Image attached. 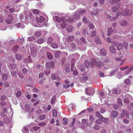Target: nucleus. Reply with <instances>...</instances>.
<instances>
[{"label": "nucleus", "mask_w": 133, "mask_h": 133, "mask_svg": "<svg viewBox=\"0 0 133 133\" xmlns=\"http://www.w3.org/2000/svg\"><path fill=\"white\" fill-rule=\"evenodd\" d=\"M53 19L54 21H55L58 23H62L61 24V25L63 28H65L67 25L66 22H72L74 21V20L72 19H70L67 20H66L64 18H62L60 19L57 16H54Z\"/></svg>", "instance_id": "1"}, {"label": "nucleus", "mask_w": 133, "mask_h": 133, "mask_svg": "<svg viewBox=\"0 0 133 133\" xmlns=\"http://www.w3.org/2000/svg\"><path fill=\"white\" fill-rule=\"evenodd\" d=\"M37 46L35 44L31 43L30 44V49L32 55H35L36 54L37 52L36 48Z\"/></svg>", "instance_id": "2"}, {"label": "nucleus", "mask_w": 133, "mask_h": 133, "mask_svg": "<svg viewBox=\"0 0 133 133\" xmlns=\"http://www.w3.org/2000/svg\"><path fill=\"white\" fill-rule=\"evenodd\" d=\"M92 61L94 64L96 65L98 67H99V65L103 66L104 65L103 62L100 61H97L95 59L93 58L92 59Z\"/></svg>", "instance_id": "3"}, {"label": "nucleus", "mask_w": 133, "mask_h": 133, "mask_svg": "<svg viewBox=\"0 0 133 133\" xmlns=\"http://www.w3.org/2000/svg\"><path fill=\"white\" fill-rule=\"evenodd\" d=\"M14 19V17L12 14H10L8 15L6 18L5 21L8 24H11Z\"/></svg>", "instance_id": "4"}, {"label": "nucleus", "mask_w": 133, "mask_h": 133, "mask_svg": "<svg viewBox=\"0 0 133 133\" xmlns=\"http://www.w3.org/2000/svg\"><path fill=\"white\" fill-rule=\"evenodd\" d=\"M86 94L89 95H91L94 94V90L92 88H86L85 90Z\"/></svg>", "instance_id": "5"}, {"label": "nucleus", "mask_w": 133, "mask_h": 133, "mask_svg": "<svg viewBox=\"0 0 133 133\" xmlns=\"http://www.w3.org/2000/svg\"><path fill=\"white\" fill-rule=\"evenodd\" d=\"M25 109L28 110V111H29V114L30 115H31V112L33 111L34 110V109L32 108L31 109V106L29 104H26L25 105Z\"/></svg>", "instance_id": "6"}, {"label": "nucleus", "mask_w": 133, "mask_h": 133, "mask_svg": "<svg viewBox=\"0 0 133 133\" xmlns=\"http://www.w3.org/2000/svg\"><path fill=\"white\" fill-rule=\"evenodd\" d=\"M85 64L87 68H88L89 66H90L91 67H94L93 62H90L88 61H86L85 62Z\"/></svg>", "instance_id": "7"}, {"label": "nucleus", "mask_w": 133, "mask_h": 133, "mask_svg": "<svg viewBox=\"0 0 133 133\" xmlns=\"http://www.w3.org/2000/svg\"><path fill=\"white\" fill-rule=\"evenodd\" d=\"M45 18L43 16H41L39 18H37L36 20L39 23H42L45 20Z\"/></svg>", "instance_id": "8"}, {"label": "nucleus", "mask_w": 133, "mask_h": 133, "mask_svg": "<svg viewBox=\"0 0 133 133\" xmlns=\"http://www.w3.org/2000/svg\"><path fill=\"white\" fill-rule=\"evenodd\" d=\"M63 85V87L65 88H67L69 87L70 85L69 84V82L68 80H66L65 81Z\"/></svg>", "instance_id": "9"}, {"label": "nucleus", "mask_w": 133, "mask_h": 133, "mask_svg": "<svg viewBox=\"0 0 133 133\" xmlns=\"http://www.w3.org/2000/svg\"><path fill=\"white\" fill-rule=\"evenodd\" d=\"M73 14V17L75 19H79L80 17V15L78 13L75 12Z\"/></svg>", "instance_id": "10"}, {"label": "nucleus", "mask_w": 133, "mask_h": 133, "mask_svg": "<svg viewBox=\"0 0 133 133\" xmlns=\"http://www.w3.org/2000/svg\"><path fill=\"white\" fill-rule=\"evenodd\" d=\"M113 92L117 94H119L120 93V89L119 88H115L113 90Z\"/></svg>", "instance_id": "11"}, {"label": "nucleus", "mask_w": 133, "mask_h": 133, "mask_svg": "<svg viewBox=\"0 0 133 133\" xmlns=\"http://www.w3.org/2000/svg\"><path fill=\"white\" fill-rule=\"evenodd\" d=\"M75 107V104H71L68 106V109L70 110H72L73 108Z\"/></svg>", "instance_id": "12"}, {"label": "nucleus", "mask_w": 133, "mask_h": 133, "mask_svg": "<svg viewBox=\"0 0 133 133\" xmlns=\"http://www.w3.org/2000/svg\"><path fill=\"white\" fill-rule=\"evenodd\" d=\"M133 67L132 66H130L128 69L125 72V74L127 75L129 74L132 70Z\"/></svg>", "instance_id": "13"}, {"label": "nucleus", "mask_w": 133, "mask_h": 133, "mask_svg": "<svg viewBox=\"0 0 133 133\" xmlns=\"http://www.w3.org/2000/svg\"><path fill=\"white\" fill-rule=\"evenodd\" d=\"M74 39V37L73 36H70L68 37L67 40L69 42H71L73 41Z\"/></svg>", "instance_id": "14"}, {"label": "nucleus", "mask_w": 133, "mask_h": 133, "mask_svg": "<svg viewBox=\"0 0 133 133\" xmlns=\"http://www.w3.org/2000/svg\"><path fill=\"white\" fill-rule=\"evenodd\" d=\"M61 51H58L56 52L54 54V55L55 57L57 58H58L60 54L61 53Z\"/></svg>", "instance_id": "15"}, {"label": "nucleus", "mask_w": 133, "mask_h": 133, "mask_svg": "<svg viewBox=\"0 0 133 133\" xmlns=\"http://www.w3.org/2000/svg\"><path fill=\"white\" fill-rule=\"evenodd\" d=\"M8 77V75L7 74H4L2 75V79L3 80H6Z\"/></svg>", "instance_id": "16"}, {"label": "nucleus", "mask_w": 133, "mask_h": 133, "mask_svg": "<svg viewBox=\"0 0 133 133\" xmlns=\"http://www.w3.org/2000/svg\"><path fill=\"white\" fill-rule=\"evenodd\" d=\"M118 112L116 111H114L111 113V116L112 117H115L118 115Z\"/></svg>", "instance_id": "17"}, {"label": "nucleus", "mask_w": 133, "mask_h": 133, "mask_svg": "<svg viewBox=\"0 0 133 133\" xmlns=\"http://www.w3.org/2000/svg\"><path fill=\"white\" fill-rule=\"evenodd\" d=\"M120 7V5H119L118 7H116L115 6H113L112 8V10L114 12H116L118 10V9Z\"/></svg>", "instance_id": "18"}, {"label": "nucleus", "mask_w": 133, "mask_h": 133, "mask_svg": "<svg viewBox=\"0 0 133 133\" xmlns=\"http://www.w3.org/2000/svg\"><path fill=\"white\" fill-rule=\"evenodd\" d=\"M22 131L24 133H28L29 132L28 129L26 127H24V129L22 130Z\"/></svg>", "instance_id": "19"}, {"label": "nucleus", "mask_w": 133, "mask_h": 133, "mask_svg": "<svg viewBox=\"0 0 133 133\" xmlns=\"http://www.w3.org/2000/svg\"><path fill=\"white\" fill-rule=\"evenodd\" d=\"M110 52L113 53H114L115 52V48L112 46H111L110 48Z\"/></svg>", "instance_id": "20"}, {"label": "nucleus", "mask_w": 133, "mask_h": 133, "mask_svg": "<svg viewBox=\"0 0 133 133\" xmlns=\"http://www.w3.org/2000/svg\"><path fill=\"white\" fill-rule=\"evenodd\" d=\"M15 57L16 59L18 61L20 60L21 59V56L18 54H16Z\"/></svg>", "instance_id": "21"}, {"label": "nucleus", "mask_w": 133, "mask_h": 133, "mask_svg": "<svg viewBox=\"0 0 133 133\" xmlns=\"http://www.w3.org/2000/svg\"><path fill=\"white\" fill-rule=\"evenodd\" d=\"M66 29L68 32H71L72 30V27L71 26H67L66 28Z\"/></svg>", "instance_id": "22"}, {"label": "nucleus", "mask_w": 133, "mask_h": 133, "mask_svg": "<svg viewBox=\"0 0 133 133\" xmlns=\"http://www.w3.org/2000/svg\"><path fill=\"white\" fill-rule=\"evenodd\" d=\"M113 32L112 29L111 28H110L108 29V35L110 36L111 35Z\"/></svg>", "instance_id": "23"}, {"label": "nucleus", "mask_w": 133, "mask_h": 133, "mask_svg": "<svg viewBox=\"0 0 133 133\" xmlns=\"http://www.w3.org/2000/svg\"><path fill=\"white\" fill-rule=\"evenodd\" d=\"M10 66L11 69L12 70L15 69L17 67L16 65L14 64H11Z\"/></svg>", "instance_id": "24"}, {"label": "nucleus", "mask_w": 133, "mask_h": 133, "mask_svg": "<svg viewBox=\"0 0 133 133\" xmlns=\"http://www.w3.org/2000/svg\"><path fill=\"white\" fill-rule=\"evenodd\" d=\"M100 52L101 54L105 56L106 55V52L104 49H101L100 50Z\"/></svg>", "instance_id": "25"}, {"label": "nucleus", "mask_w": 133, "mask_h": 133, "mask_svg": "<svg viewBox=\"0 0 133 133\" xmlns=\"http://www.w3.org/2000/svg\"><path fill=\"white\" fill-rule=\"evenodd\" d=\"M46 66L47 69H49L51 67V63L50 62L46 63Z\"/></svg>", "instance_id": "26"}, {"label": "nucleus", "mask_w": 133, "mask_h": 133, "mask_svg": "<svg viewBox=\"0 0 133 133\" xmlns=\"http://www.w3.org/2000/svg\"><path fill=\"white\" fill-rule=\"evenodd\" d=\"M120 0H112L110 1V2L111 4H114L115 3L119 1Z\"/></svg>", "instance_id": "27"}, {"label": "nucleus", "mask_w": 133, "mask_h": 133, "mask_svg": "<svg viewBox=\"0 0 133 133\" xmlns=\"http://www.w3.org/2000/svg\"><path fill=\"white\" fill-rule=\"evenodd\" d=\"M51 46L54 48H58L57 44L55 43H54L51 44Z\"/></svg>", "instance_id": "28"}, {"label": "nucleus", "mask_w": 133, "mask_h": 133, "mask_svg": "<svg viewBox=\"0 0 133 133\" xmlns=\"http://www.w3.org/2000/svg\"><path fill=\"white\" fill-rule=\"evenodd\" d=\"M52 115L54 117H56L57 116V111L55 109H54L53 110Z\"/></svg>", "instance_id": "29"}, {"label": "nucleus", "mask_w": 133, "mask_h": 133, "mask_svg": "<svg viewBox=\"0 0 133 133\" xmlns=\"http://www.w3.org/2000/svg\"><path fill=\"white\" fill-rule=\"evenodd\" d=\"M127 24V22L126 20H123L121 22V24L122 25L125 26Z\"/></svg>", "instance_id": "30"}, {"label": "nucleus", "mask_w": 133, "mask_h": 133, "mask_svg": "<svg viewBox=\"0 0 133 133\" xmlns=\"http://www.w3.org/2000/svg\"><path fill=\"white\" fill-rule=\"evenodd\" d=\"M18 48V46L16 45L13 48L12 50L14 52H16L17 51Z\"/></svg>", "instance_id": "31"}, {"label": "nucleus", "mask_w": 133, "mask_h": 133, "mask_svg": "<svg viewBox=\"0 0 133 133\" xmlns=\"http://www.w3.org/2000/svg\"><path fill=\"white\" fill-rule=\"evenodd\" d=\"M56 97L55 96H54L52 98L51 102V104H53L55 102L56 100Z\"/></svg>", "instance_id": "32"}, {"label": "nucleus", "mask_w": 133, "mask_h": 133, "mask_svg": "<svg viewBox=\"0 0 133 133\" xmlns=\"http://www.w3.org/2000/svg\"><path fill=\"white\" fill-rule=\"evenodd\" d=\"M47 56L48 58L50 59H51L52 58L51 54L49 52H47Z\"/></svg>", "instance_id": "33"}, {"label": "nucleus", "mask_w": 133, "mask_h": 133, "mask_svg": "<svg viewBox=\"0 0 133 133\" xmlns=\"http://www.w3.org/2000/svg\"><path fill=\"white\" fill-rule=\"evenodd\" d=\"M123 47L122 44H119L117 46V49L118 50H119L122 49Z\"/></svg>", "instance_id": "34"}, {"label": "nucleus", "mask_w": 133, "mask_h": 133, "mask_svg": "<svg viewBox=\"0 0 133 133\" xmlns=\"http://www.w3.org/2000/svg\"><path fill=\"white\" fill-rule=\"evenodd\" d=\"M53 38H48L47 40V42L48 43H51L53 41Z\"/></svg>", "instance_id": "35"}, {"label": "nucleus", "mask_w": 133, "mask_h": 133, "mask_svg": "<svg viewBox=\"0 0 133 133\" xmlns=\"http://www.w3.org/2000/svg\"><path fill=\"white\" fill-rule=\"evenodd\" d=\"M124 46L125 49V50L127 49L128 48V44L127 43L125 42L124 43Z\"/></svg>", "instance_id": "36"}, {"label": "nucleus", "mask_w": 133, "mask_h": 133, "mask_svg": "<svg viewBox=\"0 0 133 133\" xmlns=\"http://www.w3.org/2000/svg\"><path fill=\"white\" fill-rule=\"evenodd\" d=\"M70 67L69 65L65 67V71L66 72H68L70 71Z\"/></svg>", "instance_id": "37"}, {"label": "nucleus", "mask_w": 133, "mask_h": 133, "mask_svg": "<svg viewBox=\"0 0 133 133\" xmlns=\"http://www.w3.org/2000/svg\"><path fill=\"white\" fill-rule=\"evenodd\" d=\"M100 119L102 121L105 122H108V119L107 118H104L102 116Z\"/></svg>", "instance_id": "38"}, {"label": "nucleus", "mask_w": 133, "mask_h": 133, "mask_svg": "<svg viewBox=\"0 0 133 133\" xmlns=\"http://www.w3.org/2000/svg\"><path fill=\"white\" fill-rule=\"evenodd\" d=\"M71 46L73 49H75L76 48V44L74 43H72L71 44Z\"/></svg>", "instance_id": "39"}, {"label": "nucleus", "mask_w": 133, "mask_h": 133, "mask_svg": "<svg viewBox=\"0 0 133 133\" xmlns=\"http://www.w3.org/2000/svg\"><path fill=\"white\" fill-rule=\"evenodd\" d=\"M118 70V69H115L113 71H112L110 73V75L111 76H112L113 75L114 73L117 72Z\"/></svg>", "instance_id": "40"}, {"label": "nucleus", "mask_w": 133, "mask_h": 133, "mask_svg": "<svg viewBox=\"0 0 133 133\" xmlns=\"http://www.w3.org/2000/svg\"><path fill=\"white\" fill-rule=\"evenodd\" d=\"M122 100L120 98H119L117 99V102L119 105L120 106L122 105Z\"/></svg>", "instance_id": "41"}, {"label": "nucleus", "mask_w": 133, "mask_h": 133, "mask_svg": "<svg viewBox=\"0 0 133 133\" xmlns=\"http://www.w3.org/2000/svg\"><path fill=\"white\" fill-rule=\"evenodd\" d=\"M44 40L43 39L41 38L38 39L37 41V42L39 44H41L44 42Z\"/></svg>", "instance_id": "42"}, {"label": "nucleus", "mask_w": 133, "mask_h": 133, "mask_svg": "<svg viewBox=\"0 0 133 133\" xmlns=\"http://www.w3.org/2000/svg\"><path fill=\"white\" fill-rule=\"evenodd\" d=\"M85 12V10H81L79 11V13L81 15H83L84 14Z\"/></svg>", "instance_id": "43"}, {"label": "nucleus", "mask_w": 133, "mask_h": 133, "mask_svg": "<svg viewBox=\"0 0 133 133\" xmlns=\"http://www.w3.org/2000/svg\"><path fill=\"white\" fill-rule=\"evenodd\" d=\"M96 116L98 117V118H101L102 117V116L101 115L100 113L99 112H96Z\"/></svg>", "instance_id": "44"}, {"label": "nucleus", "mask_w": 133, "mask_h": 133, "mask_svg": "<svg viewBox=\"0 0 133 133\" xmlns=\"http://www.w3.org/2000/svg\"><path fill=\"white\" fill-rule=\"evenodd\" d=\"M11 74L12 76L14 77H16V72L14 71H11Z\"/></svg>", "instance_id": "45"}, {"label": "nucleus", "mask_w": 133, "mask_h": 133, "mask_svg": "<svg viewBox=\"0 0 133 133\" xmlns=\"http://www.w3.org/2000/svg\"><path fill=\"white\" fill-rule=\"evenodd\" d=\"M45 78H43V79L41 80L39 82V84H43L44 81H45Z\"/></svg>", "instance_id": "46"}, {"label": "nucleus", "mask_w": 133, "mask_h": 133, "mask_svg": "<svg viewBox=\"0 0 133 133\" xmlns=\"http://www.w3.org/2000/svg\"><path fill=\"white\" fill-rule=\"evenodd\" d=\"M21 94V91H18L16 94V96L18 97H20Z\"/></svg>", "instance_id": "47"}, {"label": "nucleus", "mask_w": 133, "mask_h": 133, "mask_svg": "<svg viewBox=\"0 0 133 133\" xmlns=\"http://www.w3.org/2000/svg\"><path fill=\"white\" fill-rule=\"evenodd\" d=\"M129 68V66H127L124 67H121L120 68L121 70L122 71H123L125 70H126L128 69Z\"/></svg>", "instance_id": "48"}, {"label": "nucleus", "mask_w": 133, "mask_h": 133, "mask_svg": "<svg viewBox=\"0 0 133 133\" xmlns=\"http://www.w3.org/2000/svg\"><path fill=\"white\" fill-rule=\"evenodd\" d=\"M35 14H39V11L37 9H35L32 11Z\"/></svg>", "instance_id": "49"}, {"label": "nucleus", "mask_w": 133, "mask_h": 133, "mask_svg": "<svg viewBox=\"0 0 133 133\" xmlns=\"http://www.w3.org/2000/svg\"><path fill=\"white\" fill-rule=\"evenodd\" d=\"M6 98V96L5 95H3L1 97V100L2 101H4L5 100Z\"/></svg>", "instance_id": "50"}, {"label": "nucleus", "mask_w": 133, "mask_h": 133, "mask_svg": "<svg viewBox=\"0 0 133 133\" xmlns=\"http://www.w3.org/2000/svg\"><path fill=\"white\" fill-rule=\"evenodd\" d=\"M63 124H67V119L64 118L63 119Z\"/></svg>", "instance_id": "51"}, {"label": "nucleus", "mask_w": 133, "mask_h": 133, "mask_svg": "<svg viewBox=\"0 0 133 133\" xmlns=\"http://www.w3.org/2000/svg\"><path fill=\"white\" fill-rule=\"evenodd\" d=\"M125 83L127 84H129L130 83V81L129 79H126L125 81Z\"/></svg>", "instance_id": "52"}, {"label": "nucleus", "mask_w": 133, "mask_h": 133, "mask_svg": "<svg viewBox=\"0 0 133 133\" xmlns=\"http://www.w3.org/2000/svg\"><path fill=\"white\" fill-rule=\"evenodd\" d=\"M51 78L54 80H56V77L54 74H52L51 75Z\"/></svg>", "instance_id": "53"}, {"label": "nucleus", "mask_w": 133, "mask_h": 133, "mask_svg": "<svg viewBox=\"0 0 133 133\" xmlns=\"http://www.w3.org/2000/svg\"><path fill=\"white\" fill-rule=\"evenodd\" d=\"M35 36H39L41 35V33L40 32L38 31H36L35 33Z\"/></svg>", "instance_id": "54"}, {"label": "nucleus", "mask_w": 133, "mask_h": 133, "mask_svg": "<svg viewBox=\"0 0 133 133\" xmlns=\"http://www.w3.org/2000/svg\"><path fill=\"white\" fill-rule=\"evenodd\" d=\"M47 71H44L46 75H48L50 72V71L49 69H47Z\"/></svg>", "instance_id": "55"}, {"label": "nucleus", "mask_w": 133, "mask_h": 133, "mask_svg": "<svg viewBox=\"0 0 133 133\" xmlns=\"http://www.w3.org/2000/svg\"><path fill=\"white\" fill-rule=\"evenodd\" d=\"M45 115H43L41 116L39 118L43 120L45 118Z\"/></svg>", "instance_id": "56"}, {"label": "nucleus", "mask_w": 133, "mask_h": 133, "mask_svg": "<svg viewBox=\"0 0 133 133\" xmlns=\"http://www.w3.org/2000/svg\"><path fill=\"white\" fill-rule=\"evenodd\" d=\"M44 75V74L43 73L41 72L39 74V77L40 78H42L43 76Z\"/></svg>", "instance_id": "57"}, {"label": "nucleus", "mask_w": 133, "mask_h": 133, "mask_svg": "<svg viewBox=\"0 0 133 133\" xmlns=\"http://www.w3.org/2000/svg\"><path fill=\"white\" fill-rule=\"evenodd\" d=\"M27 71V70L26 69L24 68L22 70V71L23 73L24 74H26Z\"/></svg>", "instance_id": "58"}, {"label": "nucleus", "mask_w": 133, "mask_h": 133, "mask_svg": "<svg viewBox=\"0 0 133 133\" xmlns=\"http://www.w3.org/2000/svg\"><path fill=\"white\" fill-rule=\"evenodd\" d=\"M89 27L90 29H92L94 27V25L92 23H90L89 25Z\"/></svg>", "instance_id": "59"}, {"label": "nucleus", "mask_w": 133, "mask_h": 133, "mask_svg": "<svg viewBox=\"0 0 133 133\" xmlns=\"http://www.w3.org/2000/svg\"><path fill=\"white\" fill-rule=\"evenodd\" d=\"M74 65L73 61H72V63L71 65V71H72L73 70V68L74 66Z\"/></svg>", "instance_id": "60"}, {"label": "nucleus", "mask_w": 133, "mask_h": 133, "mask_svg": "<svg viewBox=\"0 0 133 133\" xmlns=\"http://www.w3.org/2000/svg\"><path fill=\"white\" fill-rule=\"evenodd\" d=\"M90 119L91 121H94L95 119L93 116L92 115H90Z\"/></svg>", "instance_id": "61"}, {"label": "nucleus", "mask_w": 133, "mask_h": 133, "mask_svg": "<svg viewBox=\"0 0 133 133\" xmlns=\"http://www.w3.org/2000/svg\"><path fill=\"white\" fill-rule=\"evenodd\" d=\"M105 110L103 108H101L100 110V112L101 113H103L105 112Z\"/></svg>", "instance_id": "62"}, {"label": "nucleus", "mask_w": 133, "mask_h": 133, "mask_svg": "<svg viewBox=\"0 0 133 133\" xmlns=\"http://www.w3.org/2000/svg\"><path fill=\"white\" fill-rule=\"evenodd\" d=\"M124 102L125 103H127L129 102L128 98H127L124 99Z\"/></svg>", "instance_id": "63"}, {"label": "nucleus", "mask_w": 133, "mask_h": 133, "mask_svg": "<svg viewBox=\"0 0 133 133\" xmlns=\"http://www.w3.org/2000/svg\"><path fill=\"white\" fill-rule=\"evenodd\" d=\"M16 26L17 27V28H18L20 27L22 28V29H23V28L22 27H21V24L19 23H18L16 25Z\"/></svg>", "instance_id": "64"}]
</instances>
